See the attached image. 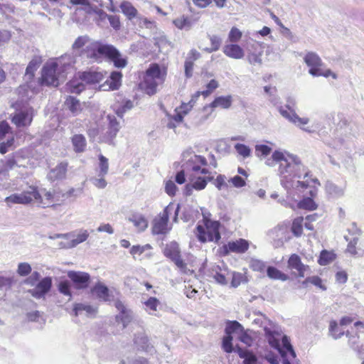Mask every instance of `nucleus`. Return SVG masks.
<instances>
[{"mask_svg":"<svg viewBox=\"0 0 364 364\" xmlns=\"http://www.w3.org/2000/svg\"><path fill=\"white\" fill-rule=\"evenodd\" d=\"M68 276L79 289H85L88 286L90 277L86 272L70 271Z\"/></svg>","mask_w":364,"mask_h":364,"instance_id":"nucleus-22","label":"nucleus"},{"mask_svg":"<svg viewBox=\"0 0 364 364\" xmlns=\"http://www.w3.org/2000/svg\"><path fill=\"white\" fill-rule=\"evenodd\" d=\"M334 259V255L331 252H329L326 250H323L321 254L319 259L318 260L319 264L321 265H327L331 262H332Z\"/></svg>","mask_w":364,"mask_h":364,"instance_id":"nucleus-55","label":"nucleus"},{"mask_svg":"<svg viewBox=\"0 0 364 364\" xmlns=\"http://www.w3.org/2000/svg\"><path fill=\"white\" fill-rule=\"evenodd\" d=\"M244 328L237 321H228L225 326V333L228 336H231L235 332L243 331Z\"/></svg>","mask_w":364,"mask_h":364,"instance_id":"nucleus-48","label":"nucleus"},{"mask_svg":"<svg viewBox=\"0 0 364 364\" xmlns=\"http://www.w3.org/2000/svg\"><path fill=\"white\" fill-rule=\"evenodd\" d=\"M204 225L205 228L200 225L196 227V235L198 240L203 243L207 242H218L220 239V223L215 220H208Z\"/></svg>","mask_w":364,"mask_h":364,"instance_id":"nucleus-8","label":"nucleus"},{"mask_svg":"<svg viewBox=\"0 0 364 364\" xmlns=\"http://www.w3.org/2000/svg\"><path fill=\"white\" fill-rule=\"evenodd\" d=\"M24 160L25 159L18 153H16L12 156H8L5 159H3L5 177L6 178L8 176V172L15 167L26 166V164L23 163Z\"/></svg>","mask_w":364,"mask_h":364,"instance_id":"nucleus-20","label":"nucleus"},{"mask_svg":"<svg viewBox=\"0 0 364 364\" xmlns=\"http://www.w3.org/2000/svg\"><path fill=\"white\" fill-rule=\"evenodd\" d=\"M223 51L226 56L236 60L242 59L245 56V50L237 43L225 45Z\"/></svg>","mask_w":364,"mask_h":364,"instance_id":"nucleus-25","label":"nucleus"},{"mask_svg":"<svg viewBox=\"0 0 364 364\" xmlns=\"http://www.w3.org/2000/svg\"><path fill=\"white\" fill-rule=\"evenodd\" d=\"M272 151V148L265 144H257L255 146V152L258 156H267Z\"/></svg>","mask_w":364,"mask_h":364,"instance_id":"nucleus-63","label":"nucleus"},{"mask_svg":"<svg viewBox=\"0 0 364 364\" xmlns=\"http://www.w3.org/2000/svg\"><path fill=\"white\" fill-rule=\"evenodd\" d=\"M304 61L309 68V73L311 75V70L318 71L323 65L321 58L314 52L309 51L304 57Z\"/></svg>","mask_w":364,"mask_h":364,"instance_id":"nucleus-21","label":"nucleus"},{"mask_svg":"<svg viewBox=\"0 0 364 364\" xmlns=\"http://www.w3.org/2000/svg\"><path fill=\"white\" fill-rule=\"evenodd\" d=\"M166 75L165 68L157 63H151L146 69L140 86L146 94L153 95L156 92L157 87L164 82Z\"/></svg>","mask_w":364,"mask_h":364,"instance_id":"nucleus-6","label":"nucleus"},{"mask_svg":"<svg viewBox=\"0 0 364 364\" xmlns=\"http://www.w3.org/2000/svg\"><path fill=\"white\" fill-rule=\"evenodd\" d=\"M134 342L139 350L144 351L150 354H152L155 351L153 346L149 343L148 338L144 335L136 336Z\"/></svg>","mask_w":364,"mask_h":364,"instance_id":"nucleus-29","label":"nucleus"},{"mask_svg":"<svg viewBox=\"0 0 364 364\" xmlns=\"http://www.w3.org/2000/svg\"><path fill=\"white\" fill-rule=\"evenodd\" d=\"M180 205L169 203L153 220L152 232L154 235H163L168 232V221L169 215L174 213L173 220L177 221Z\"/></svg>","mask_w":364,"mask_h":364,"instance_id":"nucleus-7","label":"nucleus"},{"mask_svg":"<svg viewBox=\"0 0 364 364\" xmlns=\"http://www.w3.org/2000/svg\"><path fill=\"white\" fill-rule=\"evenodd\" d=\"M31 82L20 85L17 90L18 99L12 104L16 109L12 115L11 122L18 127H26L31 124L33 117V109L28 105V102L34 95L31 89Z\"/></svg>","mask_w":364,"mask_h":364,"instance_id":"nucleus-3","label":"nucleus"},{"mask_svg":"<svg viewBox=\"0 0 364 364\" xmlns=\"http://www.w3.org/2000/svg\"><path fill=\"white\" fill-rule=\"evenodd\" d=\"M56 65L53 60L47 62L44 65L41 77L43 83L57 87L59 85L60 80H63L65 78L62 75H59V69Z\"/></svg>","mask_w":364,"mask_h":364,"instance_id":"nucleus-10","label":"nucleus"},{"mask_svg":"<svg viewBox=\"0 0 364 364\" xmlns=\"http://www.w3.org/2000/svg\"><path fill=\"white\" fill-rule=\"evenodd\" d=\"M95 14L98 15L100 18L102 20L107 18L111 26L115 29L118 30L120 28V21L119 18L117 16L108 15L103 10L95 7Z\"/></svg>","mask_w":364,"mask_h":364,"instance_id":"nucleus-31","label":"nucleus"},{"mask_svg":"<svg viewBox=\"0 0 364 364\" xmlns=\"http://www.w3.org/2000/svg\"><path fill=\"white\" fill-rule=\"evenodd\" d=\"M52 287V279L50 277L43 278L36 287L30 289L28 292L36 299H41L50 290Z\"/></svg>","mask_w":364,"mask_h":364,"instance_id":"nucleus-16","label":"nucleus"},{"mask_svg":"<svg viewBox=\"0 0 364 364\" xmlns=\"http://www.w3.org/2000/svg\"><path fill=\"white\" fill-rule=\"evenodd\" d=\"M267 274L272 279L280 280L283 282L289 279V276L287 274H284L274 267H268L267 269Z\"/></svg>","mask_w":364,"mask_h":364,"instance_id":"nucleus-37","label":"nucleus"},{"mask_svg":"<svg viewBox=\"0 0 364 364\" xmlns=\"http://www.w3.org/2000/svg\"><path fill=\"white\" fill-rule=\"evenodd\" d=\"M92 291L94 294H96V296L100 299H102L104 301H107L108 300V298H109V289L108 288L101 284V283H97L94 287H93V289H92Z\"/></svg>","mask_w":364,"mask_h":364,"instance_id":"nucleus-45","label":"nucleus"},{"mask_svg":"<svg viewBox=\"0 0 364 364\" xmlns=\"http://www.w3.org/2000/svg\"><path fill=\"white\" fill-rule=\"evenodd\" d=\"M208 37L211 43V47L206 48L204 50L209 53L218 50L222 43L221 38L216 35L208 36Z\"/></svg>","mask_w":364,"mask_h":364,"instance_id":"nucleus-49","label":"nucleus"},{"mask_svg":"<svg viewBox=\"0 0 364 364\" xmlns=\"http://www.w3.org/2000/svg\"><path fill=\"white\" fill-rule=\"evenodd\" d=\"M93 41H92V43ZM91 43V42H89V38L87 36H81L76 38L75 42L73 43L72 46L73 50L76 52L77 50L83 48L84 46L87 47V45ZM86 48H85V49ZM84 50V48L80 50L79 53V55L83 59V58L81 56V53ZM84 60H87L88 62L89 60L87 58H84Z\"/></svg>","mask_w":364,"mask_h":364,"instance_id":"nucleus-41","label":"nucleus"},{"mask_svg":"<svg viewBox=\"0 0 364 364\" xmlns=\"http://www.w3.org/2000/svg\"><path fill=\"white\" fill-rule=\"evenodd\" d=\"M164 253L166 257L171 259L174 262L181 272H186L187 264L181 259L179 247L176 242H172L166 245Z\"/></svg>","mask_w":364,"mask_h":364,"instance_id":"nucleus-11","label":"nucleus"},{"mask_svg":"<svg viewBox=\"0 0 364 364\" xmlns=\"http://www.w3.org/2000/svg\"><path fill=\"white\" fill-rule=\"evenodd\" d=\"M228 181L227 180V177L225 175L219 174L213 181V184L219 191L228 190Z\"/></svg>","mask_w":364,"mask_h":364,"instance_id":"nucleus-52","label":"nucleus"},{"mask_svg":"<svg viewBox=\"0 0 364 364\" xmlns=\"http://www.w3.org/2000/svg\"><path fill=\"white\" fill-rule=\"evenodd\" d=\"M236 151L243 158H247L251 155V149L247 145L243 144H236L235 145Z\"/></svg>","mask_w":364,"mask_h":364,"instance_id":"nucleus-59","label":"nucleus"},{"mask_svg":"<svg viewBox=\"0 0 364 364\" xmlns=\"http://www.w3.org/2000/svg\"><path fill=\"white\" fill-rule=\"evenodd\" d=\"M65 105L75 115H77L80 111V101L74 97H68L65 100Z\"/></svg>","mask_w":364,"mask_h":364,"instance_id":"nucleus-47","label":"nucleus"},{"mask_svg":"<svg viewBox=\"0 0 364 364\" xmlns=\"http://www.w3.org/2000/svg\"><path fill=\"white\" fill-rule=\"evenodd\" d=\"M341 326H338V323L335 321H332L329 325L330 334L335 338L338 339L344 334V330L341 328Z\"/></svg>","mask_w":364,"mask_h":364,"instance_id":"nucleus-50","label":"nucleus"},{"mask_svg":"<svg viewBox=\"0 0 364 364\" xmlns=\"http://www.w3.org/2000/svg\"><path fill=\"white\" fill-rule=\"evenodd\" d=\"M81 56L87 58L89 63L101 62L104 58H107L118 68H124L127 64V58H123L115 47L100 41L87 45L82 51Z\"/></svg>","mask_w":364,"mask_h":364,"instance_id":"nucleus-4","label":"nucleus"},{"mask_svg":"<svg viewBox=\"0 0 364 364\" xmlns=\"http://www.w3.org/2000/svg\"><path fill=\"white\" fill-rule=\"evenodd\" d=\"M79 77L85 83L96 84L104 79L105 75L100 71L89 70L79 73Z\"/></svg>","mask_w":364,"mask_h":364,"instance_id":"nucleus-24","label":"nucleus"},{"mask_svg":"<svg viewBox=\"0 0 364 364\" xmlns=\"http://www.w3.org/2000/svg\"><path fill=\"white\" fill-rule=\"evenodd\" d=\"M146 310L150 315L157 316L158 309L161 306L160 301L155 297H149L146 301H144Z\"/></svg>","mask_w":364,"mask_h":364,"instance_id":"nucleus-39","label":"nucleus"},{"mask_svg":"<svg viewBox=\"0 0 364 364\" xmlns=\"http://www.w3.org/2000/svg\"><path fill=\"white\" fill-rule=\"evenodd\" d=\"M81 80L75 79L68 82L65 85V90L70 93L79 94L85 90V85Z\"/></svg>","mask_w":364,"mask_h":364,"instance_id":"nucleus-36","label":"nucleus"},{"mask_svg":"<svg viewBox=\"0 0 364 364\" xmlns=\"http://www.w3.org/2000/svg\"><path fill=\"white\" fill-rule=\"evenodd\" d=\"M26 197H23L22 193H14L4 199V201L9 206H11L14 204L26 205Z\"/></svg>","mask_w":364,"mask_h":364,"instance_id":"nucleus-46","label":"nucleus"},{"mask_svg":"<svg viewBox=\"0 0 364 364\" xmlns=\"http://www.w3.org/2000/svg\"><path fill=\"white\" fill-rule=\"evenodd\" d=\"M247 60L252 65H261L262 64L263 50L257 42H255L247 46Z\"/></svg>","mask_w":364,"mask_h":364,"instance_id":"nucleus-15","label":"nucleus"},{"mask_svg":"<svg viewBox=\"0 0 364 364\" xmlns=\"http://www.w3.org/2000/svg\"><path fill=\"white\" fill-rule=\"evenodd\" d=\"M326 191L333 198H340L344 195L345 186H340L328 181L326 184Z\"/></svg>","mask_w":364,"mask_h":364,"instance_id":"nucleus-35","label":"nucleus"},{"mask_svg":"<svg viewBox=\"0 0 364 364\" xmlns=\"http://www.w3.org/2000/svg\"><path fill=\"white\" fill-rule=\"evenodd\" d=\"M72 143L74 147V150L76 152L84 151L86 146V140L83 135L75 134L72 138Z\"/></svg>","mask_w":364,"mask_h":364,"instance_id":"nucleus-44","label":"nucleus"},{"mask_svg":"<svg viewBox=\"0 0 364 364\" xmlns=\"http://www.w3.org/2000/svg\"><path fill=\"white\" fill-rule=\"evenodd\" d=\"M266 265L265 263L257 259H251L250 262V267L257 272H263L264 270Z\"/></svg>","mask_w":364,"mask_h":364,"instance_id":"nucleus-61","label":"nucleus"},{"mask_svg":"<svg viewBox=\"0 0 364 364\" xmlns=\"http://www.w3.org/2000/svg\"><path fill=\"white\" fill-rule=\"evenodd\" d=\"M249 242L245 239H239L235 241H230L222 247L223 253L225 255L230 252L242 254L249 248Z\"/></svg>","mask_w":364,"mask_h":364,"instance_id":"nucleus-14","label":"nucleus"},{"mask_svg":"<svg viewBox=\"0 0 364 364\" xmlns=\"http://www.w3.org/2000/svg\"><path fill=\"white\" fill-rule=\"evenodd\" d=\"M63 197L64 195L61 191L43 188L40 191L38 205L43 208L60 205L64 203Z\"/></svg>","mask_w":364,"mask_h":364,"instance_id":"nucleus-9","label":"nucleus"},{"mask_svg":"<svg viewBox=\"0 0 364 364\" xmlns=\"http://www.w3.org/2000/svg\"><path fill=\"white\" fill-rule=\"evenodd\" d=\"M128 220L134 224L139 231H144L148 227V221L141 214H134Z\"/></svg>","mask_w":364,"mask_h":364,"instance_id":"nucleus-34","label":"nucleus"},{"mask_svg":"<svg viewBox=\"0 0 364 364\" xmlns=\"http://www.w3.org/2000/svg\"><path fill=\"white\" fill-rule=\"evenodd\" d=\"M53 61L59 69V75L65 77L74 69L76 59L72 54H65Z\"/></svg>","mask_w":364,"mask_h":364,"instance_id":"nucleus-12","label":"nucleus"},{"mask_svg":"<svg viewBox=\"0 0 364 364\" xmlns=\"http://www.w3.org/2000/svg\"><path fill=\"white\" fill-rule=\"evenodd\" d=\"M208 161L204 156L193 154L187 160L186 170L189 183L185 186L183 193L191 196L193 190L200 191L205 188L209 181L213 180L206 168Z\"/></svg>","mask_w":364,"mask_h":364,"instance_id":"nucleus-2","label":"nucleus"},{"mask_svg":"<svg viewBox=\"0 0 364 364\" xmlns=\"http://www.w3.org/2000/svg\"><path fill=\"white\" fill-rule=\"evenodd\" d=\"M70 3L73 5L83 6V10L87 14L95 13L96 6H91L90 0H70Z\"/></svg>","mask_w":364,"mask_h":364,"instance_id":"nucleus-54","label":"nucleus"},{"mask_svg":"<svg viewBox=\"0 0 364 364\" xmlns=\"http://www.w3.org/2000/svg\"><path fill=\"white\" fill-rule=\"evenodd\" d=\"M42 63V58L40 56H34L29 62L25 73L26 80L28 81L33 79L36 70Z\"/></svg>","mask_w":364,"mask_h":364,"instance_id":"nucleus-30","label":"nucleus"},{"mask_svg":"<svg viewBox=\"0 0 364 364\" xmlns=\"http://www.w3.org/2000/svg\"><path fill=\"white\" fill-rule=\"evenodd\" d=\"M197 21L198 18L181 15L173 19V23L179 30L189 31Z\"/></svg>","mask_w":364,"mask_h":364,"instance_id":"nucleus-23","label":"nucleus"},{"mask_svg":"<svg viewBox=\"0 0 364 364\" xmlns=\"http://www.w3.org/2000/svg\"><path fill=\"white\" fill-rule=\"evenodd\" d=\"M23 197L26 199V203L29 204L35 201L38 204V199L40 198V191L35 186H28L26 189L21 192Z\"/></svg>","mask_w":364,"mask_h":364,"instance_id":"nucleus-32","label":"nucleus"},{"mask_svg":"<svg viewBox=\"0 0 364 364\" xmlns=\"http://www.w3.org/2000/svg\"><path fill=\"white\" fill-rule=\"evenodd\" d=\"M237 353L240 358L243 359V364H257V357L249 350L238 348L237 349Z\"/></svg>","mask_w":364,"mask_h":364,"instance_id":"nucleus-38","label":"nucleus"},{"mask_svg":"<svg viewBox=\"0 0 364 364\" xmlns=\"http://www.w3.org/2000/svg\"><path fill=\"white\" fill-rule=\"evenodd\" d=\"M311 75L314 77L323 76L328 77L331 76L333 79H337V75L330 69L323 70L321 68L318 71L311 70Z\"/></svg>","mask_w":364,"mask_h":364,"instance_id":"nucleus-56","label":"nucleus"},{"mask_svg":"<svg viewBox=\"0 0 364 364\" xmlns=\"http://www.w3.org/2000/svg\"><path fill=\"white\" fill-rule=\"evenodd\" d=\"M107 119L109 121V125L106 141L109 144H112L114 139L119 131L120 124L114 115L108 114Z\"/></svg>","mask_w":364,"mask_h":364,"instance_id":"nucleus-26","label":"nucleus"},{"mask_svg":"<svg viewBox=\"0 0 364 364\" xmlns=\"http://www.w3.org/2000/svg\"><path fill=\"white\" fill-rule=\"evenodd\" d=\"M75 316L85 315L86 316H93L97 313V309L93 306L85 304H76L73 308Z\"/></svg>","mask_w":364,"mask_h":364,"instance_id":"nucleus-28","label":"nucleus"},{"mask_svg":"<svg viewBox=\"0 0 364 364\" xmlns=\"http://www.w3.org/2000/svg\"><path fill=\"white\" fill-rule=\"evenodd\" d=\"M99 160L100 163L98 176H105L107 174L109 170L108 159L103 155H100Z\"/></svg>","mask_w":364,"mask_h":364,"instance_id":"nucleus-51","label":"nucleus"},{"mask_svg":"<svg viewBox=\"0 0 364 364\" xmlns=\"http://www.w3.org/2000/svg\"><path fill=\"white\" fill-rule=\"evenodd\" d=\"M122 73L119 71H113L105 82L99 87L100 90L108 91L117 90L121 85Z\"/></svg>","mask_w":364,"mask_h":364,"instance_id":"nucleus-19","label":"nucleus"},{"mask_svg":"<svg viewBox=\"0 0 364 364\" xmlns=\"http://www.w3.org/2000/svg\"><path fill=\"white\" fill-rule=\"evenodd\" d=\"M31 267L27 262H21L18 265L17 272L20 276L25 277L31 272Z\"/></svg>","mask_w":364,"mask_h":364,"instance_id":"nucleus-64","label":"nucleus"},{"mask_svg":"<svg viewBox=\"0 0 364 364\" xmlns=\"http://www.w3.org/2000/svg\"><path fill=\"white\" fill-rule=\"evenodd\" d=\"M187 161L182 165V169L178 171L176 175V181L178 184H183L186 182V177L188 178V171L186 170Z\"/></svg>","mask_w":364,"mask_h":364,"instance_id":"nucleus-62","label":"nucleus"},{"mask_svg":"<svg viewBox=\"0 0 364 364\" xmlns=\"http://www.w3.org/2000/svg\"><path fill=\"white\" fill-rule=\"evenodd\" d=\"M279 111L282 117L288 119L296 127H299L303 131L308 133L312 132V130L309 127H305V125L308 124L309 122V119L308 117H300L296 112L290 113L282 107H279Z\"/></svg>","mask_w":364,"mask_h":364,"instance_id":"nucleus-13","label":"nucleus"},{"mask_svg":"<svg viewBox=\"0 0 364 364\" xmlns=\"http://www.w3.org/2000/svg\"><path fill=\"white\" fill-rule=\"evenodd\" d=\"M89 236V232L86 230H81L76 237L71 240L68 245H63V247L72 248L77 245L85 242Z\"/></svg>","mask_w":364,"mask_h":364,"instance_id":"nucleus-40","label":"nucleus"},{"mask_svg":"<svg viewBox=\"0 0 364 364\" xmlns=\"http://www.w3.org/2000/svg\"><path fill=\"white\" fill-rule=\"evenodd\" d=\"M303 221L304 218L302 217H299L295 218L292 223L291 231L296 237H299L302 234Z\"/></svg>","mask_w":364,"mask_h":364,"instance_id":"nucleus-53","label":"nucleus"},{"mask_svg":"<svg viewBox=\"0 0 364 364\" xmlns=\"http://www.w3.org/2000/svg\"><path fill=\"white\" fill-rule=\"evenodd\" d=\"M242 36V32L236 27H232L228 34V39L232 43L238 42Z\"/></svg>","mask_w":364,"mask_h":364,"instance_id":"nucleus-60","label":"nucleus"},{"mask_svg":"<svg viewBox=\"0 0 364 364\" xmlns=\"http://www.w3.org/2000/svg\"><path fill=\"white\" fill-rule=\"evenodd\" d=\"M299 205L301 208L310 210H315L317 207L314 200L309 197L304 198L303 200H301L299 202Z\"/></svg>","mask_w":364,"mask_h":364,"instance_id":"nucleus-57","label":"nucleus"},{"mask_svg":"<svg viewBox=\"0 0 364 364\" xmlns=\"http://www.w3.org/2000/svg\"><path fill=\"white\" fill-rule=\"evenodd\" d=\"M232 99L231 95L220 96L215 97V100L210 103L211 108L220 107L223 109H228L231 107Z\"/></svg>","mask_w":364,"mask_h":364,"instance_id":"nucleus-33","label":"nucleus"},{"mask_svg":"<svg viewBox=\"0 0 364 364\" xmlns=\"http://www.w3.org/2000/svg\"><path fill=\"white\" fill-rule=\"evenodd\" d=\"M287 267L291 271L296 272L299 277H304L305 272L309 269V267L304 264L300 257L296 254H292L289 257Z\"/></svg>","mask_w":364,"mask_h":364,"instance_id":"nucleus-18","label":"nucleus"},{"mask_svg":"<svg viewBox=\"0 0 364 364\" xmlns=\"http://www.w3.org/2000/svg\"><path fill=\"white\" fill-rule=\"evenodd\" d=\"M120 9L122 12L129 19L135 18L137 15V10L133 6V5L128 2L124 1L120 4Z\"/></svg>","mask_w":364,"mask_h":364,"instance_id":"nucleus-42","label":"nucleus"},{"mask_svg":"<svg viewBox=\"0 0 364 364\" xmlns=\"http://www.w3.org/2000/svg\"><path fill=\"white\" fill-rule=\"evenodd\" d=\"M309 284L315 286L322 291H326L327 289V287L323 284V280L318 276L308 277L302 282V284L304 287H307Z\"/></svg>","mask_w":364,"mask_h":364,"instance_id":"nucleus-43","label":"nucleus"},{"mask_svg":"<svg viewBox=\"0 0 364 364\" xmlns=\"http://www.w3.org/2000/svg\"><path fill=\"white\" fill-rule=\"evenodd\" d=\"M272 156L278 164L277 172L280 183L289 196H299L309 186L310 181L320 185L317 178H311L308 168L301 163L297 156L274 151Z\"/></svg>","mask_w":364,"mask_h":364,"instance_id":"nucleus-1","label":"nucleus"},{"mask_svg":"<svg viewBox=\"0 0 364 364\" xmlns=\"http://www.w3.org/2000/svg\"><path fill=\"white\" fill-rule=\"evenodd\" d=\"M265 338L269 344L278 351L282 357V364H291V360L296 358V353L289 338L282 334L281 328L274 324L264 327Z\"/></svg>","mask_w":364,"mask_h":364,"instance_id":"nucleus-5","label":"nucleus"},{"mask_svg":"<svg viewBox=\"0 0 364 364\" xmlns=\"http://www.w3.org/2000/svg\"><path fill=\"white\" fill-rule=\"evenodd\" d=\"M151 248V247L149 244L144 245H134L131 247L129 252L134 257H135L136 255H141L146 250Z\"/></svg>","mask_w":364,"mask_h":364,"instance_id":"nucleus-58","label":"nucleus"},{"mask_svg":"<svg viewBox=\"0 0 364 364\" xmlns=\"http://www.w3.org/2000/svg\"><path fill=\"white\" fill-rule=\"evenodd\" d=\"M68 164L61 162L57 165L54 168L51 169L48 174V178L50 181H55L56 180H61L65 178L67 172Z\"/></svg>","mask_w":364,"mask_h":364,"instance_id":"nucleus-27","label":"nucleus"},{"mask_svg":"<svg viewBox=\"0 0 364 364\" xmlns=\"http://www.w3.org/2000/svg\"><path fill=\"white\" fill-rule=\"evenodd\" d=\"M116 308L119 311V315L116 316L118 323H122L123 328H126L134 319L133 311L125 307L121 301L116 302Z\"/></svg>","mask_w":364,"mask_h":364,"instance_id":"nucleus-17","label":"nucleus"}]
</instances>
